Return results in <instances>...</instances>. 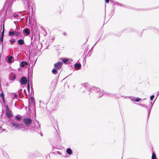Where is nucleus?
I'll use <instances>...</instances> for the list:
<instances>
[{
  "label": "nucleus",
  "mask_w": 159,
  "mask_h": 159,
  "mask_svg": "<svg viewBox=\"0 0 159 159\" xmlns=\"http://www.w3.org/2000/svg\"><path fill=\"white\" fill-rule=\"evenodd\" d=\"M22 121L24 124L26 125H24L22 123H19L15 121L12 120L9 122V124L11 126L17 129H22L23 131H24L28 129L29 126L31 125L30 127L31 129L33 130L38 129L40 128V124H39V122L38 120L35 121V122L34 124H32V120L30 118H24L23 119Z\"/></svg>",
  "instance_id": "obj_1"
},
{
  "label": "nucleus",
  "mask_w": 159,
  "mask_h": 159,
  "mask_svg": "<svg viewBox=\"0 0 159 159\" xmlns=\"http://www.w3.org/2000/svg\"><path fill=\"white\" fill-rule=\"evenodd\" d=\"M24 6L27 10L29 12L30 11L31 8L32 11L35 7V3L32 0H24Z\"/></svg>",
  "instance_id": "obj_2"
},
{
  "label": "nucleus",
  "mask_w": 159,
  "mask_h": 159,
  "mask_svg": "<svg viewBox=\"0 0 159 159\" xmlns=\"http://www.w3.org/2000/svg\"><path fill=\"white\" fill-rule=\"evenodd\" d=\"M96 92L98 94L97 96L99 98L102 97L104 94L103 91L101 90L100 88L93 87L92 88V92Z\"/></svg>",
  "instance_id": "obj_3"
},
{
  "label": "nucleus",
  "mask_w": 159,
  "mask_h": 159,
  "mask_svg": "<svg viewBox=\"0 0 159 159\" xmlns=\"http://www.w3.org/2000/svg\"><path fill=\"white\" fill-rule=\"evenodd\" d=\"M82 87L81 88V90H83V93L85 92L86 90L88 92L91 91L92 92V88H91L90 86L87 83H85L82 84Z\"/></svg>",
  "instance_id": "obj_4"
},
{
  "label": "nucleus",
  "mask_w": 159,
  "mask_h": 159,
  "mask_svg": "<svg viewBox=\"0 0 159 159\" xmlns=\"http://www.w3.org/2000/svg\"><path fill=\"white\" fill-rule=\"evenodd\" d=\"M21 33L19 31H17L16 30H13L12 29L10 30L8 33V36L12 37L15 35L16 37H18Z\"/></svg>",
  "instance_id": "obj_5"
},
{
  "label": "nucleus",
  "mask_w": 159,
  "mask_h": 159,
  "mask_svg": "<svg viewBox=\"0 0 159 159\" xmlns=\"http://www.w3.org/2000/svg\"><path fill=\"white\" fill-rule=\"evenodd\" d=\"M6 114L7 116L10 118L13 116V114L11 113V111L9 109V107L7 105L6 108Z\"/></svg>",
  "instance_id": "obj_6"
},
{
  "label": "nucleus",
  "mask_w": 159,
  "mask_h": 159,
  "mask_svg": "<svg viewBox=\"0 0 159 159\" xmlns=\"http://www.w3.org/2000/svg\"><path fill=\"white\" fill-rule=\"evenodd\" d=\"M51 111H54L57 109L58 107L57 103L56 102H52L51 103L50 105Z\"/></svg>",
  "instance_id": "obj_7"
},
{
  "label": "nucleus",
  "mask_w": 159,
  "mask_h": 159,
  "mask_svg": "<svg viewBox=\"0 0 159 159\" xmlns=\"http://www.w3.org/2000/svg\"><path fill=\"white\" fill-rule=\"evenodd\" d=\"M62 62L61 61H59L54 64V67L58 70H60L62 65Z\"/></svg>",
  "instance_id": "obj_8"
},
{
  "label": "nucleus",
  "mask_w": 159,
  "mask_h": 159,
  "mask_svg": "<svg viewBox=\"0 0 159 159\" xmlns=\"http://www.w3.org/2000/svg\"><path fill=\"white\" fill-rule=\"evenodd\" d=\"M6 61L9 63H11L14 61V58L11 56H8L6 57Z\"/></svg>",
  "instance_id": "obj_9"
},
{
  "label": "nucleus",
  "mask_w": 159,
  "mask_h": 159,
  "mask_svg": "<svg viewBox=\"0 0 159 159\" xmlns=\"http://www.w3.org/2000/svg\"><path fill=\"white\" fill-rule=\"evenodd\" d=\"M157 98H155L154 101V102H149V103L150 104V105L149 106L148 105L149 108H148V118L149 117V115L150 114L151 111V109L152 108V106L154 104L155 102V101Z\"/></svg>",
  "instance_id": "obj_10"
},
{
  "label": "nucleus",
  "mask_w": 159,
  "mask_h": 159,
  "mask_svg": "<svg viewBox=\"0 0 159 159\" xmlns=\"http://www.w3.org/2000/svg\"><path fill=\"white\" fill-rule=\"evenodd\" d=\"M20 82L22 85H25L27 83V79L25 76H22L21 78Z\"/></svg>",
  "instance_id": "obj_11"
},
{
  "label": "nucleus",
  "mask_w": 159,
  "mask_h": 159,
  "mask_svg": "<svg viewBox=\"0 0 159 159\" xmlns=\"http://www.w3.org/2000/svg\"><path fill=\"white\" fill-rule=\"evenodd\" d=\"M30 33V29L28 28L24 29L23 31V34L25 36L29 35Z\"/></svg>",
  "instance_id": "obj_12"
},
{
  "label": "nucleus",
  "mask_w": 159,
  "mask_h": 159,
  "mask_svg": "<svg viewBox=\"0 0 159 159\" xmlns=\"http://www.w3.org/2000/svg\"><path fill=\"white\" fill-rule=\"evenodd\" d=\"M62 62L66 64H68L70 63L72 61V60L67 58H64L62 60Z\"/></svg>",
  "instance_id": "obj_13"
},
{
  "label": "nucleus",
  "mask_w": 159,
  "mask_h": 159,
  "mask_svg": "<svg viewBox=\"0 0 159 159\" xmlns=\"http://www.w3.org/2000/svg\"><path fill=\"white\" fill-rule=\"evenodd\" d=\"M28 64V62L26 61H22L20 64V66L21 67H24L25 66L27 65Z\"/></svg>",
  "instance_id": "obj_14"
},
{
  "label": "nucleus",
  "mask_w": 159,
  "mask_h": 159,
  "mask_svg": "<svg viewBox=\"0 0 159 159\" xmlns=\"http://www.w3.org/2000/svg\"><path fill=\"white\" fill-rule=\"evenodd\" d=\"M17 43L20 45H23L25 43L24 41L22 39H20L18 40L17 41Z\"/></svg>",
  "instance_id": "obj_15"
},
{
  "label": "nucleus",
  "mask_w": 159,
  "mask_h": 159,
  "mask_svg": "<svg viewBox=\"0 0 159 159\" xmlns=\"http://www.w3.org/2000/svg\"><path fill=\"white\" fill-rule=\"evenodd\" d=\"M22 119V116L19 115H16L15 117V120H17V121H20Z\"/></svg>",
  "instance_id": "obj_16"
},
{
  "label": "nucleus",
  "mask_w": 159,
  "mask_h": 159,
  "mask_svg": "<svg viewBox=\"0 0 159 159\" xmlns=\"http://www.w3.org/2000/svg\"><path fill=\"white\" fill-rule=\"evenodd\" d=\"M81 64L80 63H76L74 64V67L76 68L80 69L81 67Z\"/></svg>",
  "instance_id": "obj_17"
},
{
  "label": "nucleus",
  "mask_w": 159,
  "mask_h": 159,
  "mask_svg": "<svg viewBox=\"0 0 159 159\" xmlns=\"http://www.w3.org/2000/svg\"><path fill=\"white\" fill-rule=\"evenodd\" d=\"M2 28H3L2 31V32L1 36L4 37V31H5L4 22V21L3 22Z\"/></svg>",
  "instance_id": "obj_18"
},
{
  "label": "nucleus",
  "mask_w": 159,
  "mask_h": 159,
  "mask_svg": "<svg viewBox=\"0 0 159 159\" xmlns=\"http://www.w3.org/2000/svg\"><path fill=\"white\" fill-rule=\"evenodd\" d=\"M2 28H3L2 31V32L1 36L4 37V31H5L4 22V21L3 22Z\"/></svg>",
  "instance_id": "obj_19"
},
{
  "label": "nucleus",
  "mask_w": 159,
  "mask_h": 159,
  "mask_svg": "<svg viewBox=\"0 0 159 159\" xmlns=\"http://www.w3.org/2000/svg\"><path fill=\"white\" fill-rule=\"evenodd\" d=\"M67 153L69 155H71L72 153V151L71 148H68L66 150Z\"/></svg>",
  "instance_id": "obj_20"
},
{
  "label": "nucleus",
  "mask_w": 159,
  "mask_h": 159,
  "mask_svg": "<svg viewBox=\"0 0 159 159\" xmlns=\"http://www.w3.org/2000/svg\"><path fill=\"white\" fill-rule=\"evenodd\" d=\"M9 77L11 80H14L16 79V76L14 74H11V76H9Z\"/></svg>",
  "instance_id": "obj_21"
},
{
  "label": "nucleus",
  "mask_w": 159,
  "mask_h": 159,
  "mask_svg": "<svg viewBox=\"0 0 159 159\" xmlns=\"http://www.w3.org/2000/svg\"><path fill=\"white\" fill-rule=\"evenodd\" d=\"M0 96L3 102H5L4 94L2 91V92L0 94Z\"/></svg>",
  "instance_id": "obj_22"
},
{
  "label": "nucleus",
  "mask_w": 159,
  "mask_h": 159,
  "mask_svg": "<svg viewBox=\"0 0 159 159\" xmlns=\"http://www.w3.org/2000/svg\"><path fill=\"white\" fill-rule=\"evenodd\" d=\"M3 154L4 156L6 159H9V157L6 152H3Z\"/></svg>",
  "instance_id": "obj_23"
},
{
  "label": "nucleus",
  "mask_w": 159,
  "mask_h": 159,
  "mask_svg": "<svg viewBox=\"0 0 159 159\" xmlns=\"http://www.w3.org/2000/svg\"><path fill=\"white\" fill-rule=\"evenodd\" d=\"M57 69L55 68L53 69L52 70V73L53 74H56L57 73Z\"/></svg>",
  "instance_id": "obj_24"
},
{
  "label": "nucleus",
  "mask_w": 159,
  "mask_h": 159,
  "mask_svg": "<svg viewBox=\"0 0 159 159\" xmlns=\"http://www.w3.org/2000/svg\"><path fill=\"white\" fill-rule=\"evenodd\" d=\"M139 106H140L142 107H145L147 109V110L148 111V108H149L148 106H147V105H146L145 104H139Z\"/></svg>",
  "instance_id": "obj_25"
},
{
  "label": "nucleus",
  "mask_w": 159,
  "mask_h": 159,
  "mask_svg": "<svg viewBox=\"0 0 159 159\" xmlns=\"http://www.w3.org/2000/svg\"><path fill=\"white\" fill-rule=\"evenodd\" d=\"M152 159H158L156 158V154L153 152H152Z\"/></svg>",
  "instance_id": "obj_26"
},
{
  "label": "nucleus",
  "mask_w": 159,
  "mask_h": 159,
  "mask_svg": "<svg viewBox=\"0 0 159 159\" xmlns=\"http://www.w3.org/2000/svg\"><path fill=\"white\" fill-rule=\"evenodd\" d=\"M27 89L28 92L29 93V94H30V84L29 81L27 83Z\"/></svg>",
  "instance_id": "obj_27"
},
{
  "label": "nucleus",
  "mask_w": 159,
  "mask_h": 159,
  "mask_svg": "<svg viewBox=\"0 0 159 159\" xmlns=\"http://www.w3.org/2000/svg\"><path fill=\"white\" fill-rule=\"evenodd\" d=\"M9 41L11 43V44L13 45L14 43L15 42V39L13 38H11V39L9 40Z\"/></svg>",
  "instance_id": "obj_28"
},
{
  "label": "nucleus",
  "mask_w": 159,
  "mask_h": 159,
  "mask_svg": "<svg viewBox=\"0 0 159 159\" xmlns=\"http://www.w3.org/2000/svg\"><path fill=\"white\" fill-rule=\"evenodd\" d=\"M114 4L115 5H119L121 7H124L125 6V5H124L123 4H122L119 3L118 2H114Z\"/></svg>",
  "instance_id": "obj_29"
},
{
  "label": "nucleus",
  "mask_w": 159,
  "mask_h": 159,
  "mask_svg": "<svg viewBox=\"0 0 159 159\" xmlns=\"http://www.w3.org/2000/svg\"><path fill=\"white\" fill-rule=\"evenodd\" d=\"M105 93L108 96H114L115 95V94H114L108 93L107 92Z\"/></svg>",
  "instance_id": "obj_30"
},
{
  "label": "nucleus",
  "mask_w": 159,
  "mask_h": 159,
  "mask_svg": "<svg viewBox=\"0 0 159 159\" xmlns=\"http://www.w3.org/2000/svg\"><path fill=\"white\" fill-rule=\"evenodd\" d=\"M5 129H3L2 126H1V125H0V133H1L4 131H5Z\"/></svg>",
  "instance_id": "obj_31"
},
{
  "label": "nucleus",
  "mask_w": 159,
  "mask_h": 159,
  "mask_svg": "<svg viewBox=\"0 0 159 159\" xmlns=\"http://www.w3.org/2000/svg\"><path fill=\"white\" fill-rule=\"evenodd\" d=\"M4 37L2 36H0V43L2 42V45L3 44V40Z\"/></svg>",
  "instance_id": "obj_32"
},
{
  "label": "nucleus",
  "mask_w": 159,
  "mask_h": 159,
  "mask_svg": "<svg viewBox=\"0 0 159 159\" xmlns=\"http://www.w3.org/2000/svg\"><path fill=\"white\" fill-rule=\"evenodd\" d=\"M20 91H22V89H20V90H19L18 91V93H19V94H20V95L21 96V97H22V96H23V93H22V92H20Z\"/></svg>",
  "instance_id": "obj_33"
},
{
  "label": "nucleus",
  "mask_w": 159,
  "mask_h": 159,
  "mask_svg": "<svg viewBox=\"0 0 159 159\" xmlns=\"http://www.w3.org/2000/svg\"><path fill=\"white\" fill-rule=\"evenodd\" d=\"M141 100V98H136V99L135 100V101L136 102H139L140 100Z\"/></svg>",
  "instance_id": "obj_34"
},
{
  "label": "nucleus",
  "mask_w": 159,
  "mask_h": 159,
  "mask_svg": "<svg viewBox=\"0 0 159 159\" xmlns=\"http://www.w3.org/2000/svg\"><path fill=\"white\" fill-rule=\"evenodd\" d=\"M32 17L31 16H29V23H31V21L32 20Z\"/></svg>",
  "instance_id": "obj_35"
},
{
  "label": "nucleus",
  "mask_w": 159,
  "mask_h": 159,
  "mask_svg": "<svg viewBox=\"0 0 159 159\" xmlns=\"http://www.w3.org/2000/svg\"><path fill=\"white\" fill-rule=\"evenodd\" d=\"M155 97L154 95H152L150 96V99L151 101H152Z\"/></svg>",
  "instance_id": "obj_36"
},
{
  "label": "nucleus",
  "mask_w": 159,
  "mask_h": 159,
  "mask_svg": "<svg viewBox=\"0 0 159 159\" xmlns=\"http://www.w3.org/2000/svg\"><path fill=\"white\" fill-rule=\"evenodd\" d=\"M130 98H131V100L133 101H135V100L136 99L134 97H132V96H131Z\"/></svg>",
  "instance_id": "obj_37"
},
{
  "label": "nucleus",
  "mask_w": 159,
  "mask_h": 159,
  "mask_svg": "<svg viewBox=\"0 0 159 159\" xmlns=\"http://www.w3.org/2000/svg\"><path fill=\"white\" fill-rule=\"evenodd\" d=\"M2 23L3 24V22H2L1 25H0V32H1L2 30Z\"/></svg>",
  "instance_id": "obj_38"
},
{
  "label": "nucleus",
  "mask_w": 159,
  "mask_h": 159,
  "mask_svg": "<svg viewBox=\"0 0 159 159\" xmlns=\"http://www.w3.org/2000/svg\"><path fill=\"white\" fill-rule=\"evenodd\" d=\"M13 15H14V17L17 18L18 17V14L15 15V14H14Z\"/></svg>",
  "instance_id": "obj_39"
},
{
  "label": "nucleus",
  "mask_w": 159,
  "mask_h": 159,
  "mask_svg": "<svg viewBox=\"0 0 159 159\" xmlns=\"http://www.w3.org/2000/svg\"><path fill=\"white\" fill-rule=\"evenodd\" d=\"M31 93H32L33 92L34 93V89H33L31 85Z\"/></svg>",
  "instance_id": "obj_40"
},
{
  "label": "nucleus",
  "mask_w": 159,
  "mask_h": 159,
  "mask_svg": "<svg viewBox=\"0 0 159 159\" xmlns=\"http://www.w3.org/2000/svg\"><path fill=\"white\" fill-rule=\"evenodd\" d=\"M31 102H33V101H34V97H31Z\"/></svg>",
  "instance_id": "obj_41"
},
{
  "label": "nucleus",
  "mask_w": 159,
  "mask_h": 159,
  "mask_svg": "<svg viewBox=\"0 0 159 159\" xmlns=\"http://www.w3.org/2000/svg\"><path fill=\"white\" fill-rule=\"evenodd\" d=\"M14 97L15 98H17L18 97L17 95L15 93H14Z\"/></svg>",
  "instance_id": "obj_42"
},
{
  "label": "nucleus",
  "mask_w": 159,
  "mask_h": 159,
  "mask_svg": "<svg viewBox=\"0 0 159 159\" xmlns=\"http://www.w3.org/2000/svg\"><path fill=\"white\" fill-rule=\"evenodd\" d=\"M159 95V91L157 92V97H156V98H157V97H158V95Z\"/></svg>",
  "instance_id": "obj_43"
},
{
  "label": "nucleus",
  "mask_w": 159,
  "mask_h": 159,
  "mask_svg": "<svg viewBox=\"0 0 159 159\" xmlns=\"http://www.w3.org/2000/svg\"><path fill=\"white\" fill-rule=\"evenodd\" d=\"M41 102H42V103H43V102H42V101H39V102H40V105H39V106H40V107H41Z\"/></svg>",
  "instance_id": "obj_44"
},
{
  "label": "nucleus",
  "mask_w": 159,
  "mask_h": 159,
  "mask_svg": "<svg viewBox=\"0 0 159 159\" xmlns=\"http://www.w3.org/2000/svg\"><path fill=\"white\" fill-rule=\"evenodd\" d=\"M57 153L58 154H59V155H61V153L60 152H59V151H57Z\"/></svg>",
  "instance_id": "obj_45"
},
{
  "label": "nucleus",
  "mask_w": 159,
  "mask_h": 159,
  "mask_svg": "<svg viewBox=\"0 0 159 159\" xmlns=\"http://www.w3.org/2000/svg\"><path fill=\"white\" fill-rule=\"evenodd\" d=\"M105 2L106 3H109V0H105Z\"/></svg>",
  "instance_id": "obj_46"
},
{
  "label": "nucleus",
  "mask_w": 159,
  "mask_h": 159,
  "mask_svg": "<svg viewBox=\"0 0 159 159\" xmlns=\"http://www.w3.org/2000/svg\"><path fill=\"white\" fill-rule=\"evenodd\" d=\"M24 92H25V93L26 95H27V93H26V90L25 89H24Z\"/></svg>",
  "instance_id": "obj_47"
},
{
  "label": "nucleus",
  "mask_w": 159,
  "mask_h": 159,
  "mask_svg": "<svg viewBox=\"0 0 159 159\" xmlns=\"http://www.w3.org/2000/svg\"><path fill=\"white\" fill-rule=\"evenodd\" d=\"M33 36L34 35H32V37L31 38V43H32Z\"/></svg>",
  "instance_id": "obj_48"
},
{
  "label": "nucleus",
  "mask_w": 159,
  "mask_h": 159,
  "mask_svg": "<svg viewBox=\"0 0 159 159\" xmlns=\"http://www.w3.org/2000/svg\"><path fill=\"white\" fill-rule=\"evenodd\" d=\"M99 40V39L95 43V44L94 45V46L95 45L96 43H97V42Z\"/></svg>",
  "instance_id": "obj_49"
},
{
  "label": "nucleus",
  "mask_w": 159,
  "mask_h": 159,
  "mask_svg": "<svg viewBox=\"0 0 159 159\" xmlns=\"http://www.w3.org/2000/svg\"><path fill=\"white\" fill-rule=\"evenodd\" d=\"M63 34L64 35H66V33L65 32H64V33H63Z\"/></svg>",
  "instance_id": "obj_50"
},
{
  "label": "nucleus",
  "mask_w": 159,
  "mask_h": 159,
  "mask_svg": "<svg viewBox=\"0 0 159 159\" xmlns=\"http://www.w3.org/2000/svg\"><path fill=\"white\" fill-rule=\"evenodd\" d=\"M30 84H32V80H31V81H30Z\"/></svg>",
  "instance_id": "obj_51"
},
{
  "label": "nucleus",
  "mask_w": 159,
  "mask_h": 159,
  "mask_svg": "<svg viewBox=\"0 0 159 159\" xmlns=\"http://www.w3.org/2000/svg\"><path fill=\"white\" fill-rule=\"evenodd\" d=\"M36 61H35V62H34V65H35V63H36Z\"/></svg>",
  "instance_id": "obj_52"
},
{
  "label": "nucleus",
  "mask_w": 159,
  "mask_h": 159,
  "mask_svg": "<svg viewBox=\"0 0 159 159\" xmlns=\"http://www.w3.org/2000/svg\"><path fill=\"white\" fill-rule=\"evenodd\" d=\"M94 46H93L92 47V48H91V49H93V48Z\"/></svg>",
  "instance_id": "obj_53"
},
{
  "label": "nucleus",
  "mask_w": 159,
  "mask_h": 159,
  "mask_svg": "<svg viewBox=\"0 0 159 159\" xmlns=\"http://www.w3.org/2000/svg\"><path fill=\"white\" fill-rule=\"evenodd\" d=\"M16 29H17V30L18 29V28H17V26H16Z\"/></svg>",
  "instance_id": "obj_54"
},
{
  "label": "nucleus",
  "mask_w": 159,
  "mask_h": 159,
  "mask_svg": "<svg viewBox=\"0 0 159 159\" xmlns=\"http://www.w3.org/2000/svg\"><path fill=\"white\" fill-rule=\"evenodd\" d=\"M34 36V39H35V36Z\"/></svg>",
  "instance_id": "obj_55"
},
{
  "label": "nucleus",
  "mask_w": 159,
  "mask_h": 159,
  "mask_svg": "<svg viewBox=\"0 0 159 159\" xmlns=\"http://www.w3.org/2000/svg\"><path fill=\"white\" fill-rule=\"evenodd\" d=\"M90 94V93H89V95Z\"/></svg>",
  "instance_id": "obj_56"
},
{
  "label": "nucleus",
  "mask_w": 159,
  "mask_h": 159,
  "mask_svg": "<svg viewBox=\"0 0 159 159\" xmlns=\"http://www.w3.org/2000/svg\"><path fill=\"white\" fill-rule=\"evenodd\" d=\"M111 2H112V0H111Z\"/></svg>",
  "instance_id": "obj_57"
}]
</instances>
